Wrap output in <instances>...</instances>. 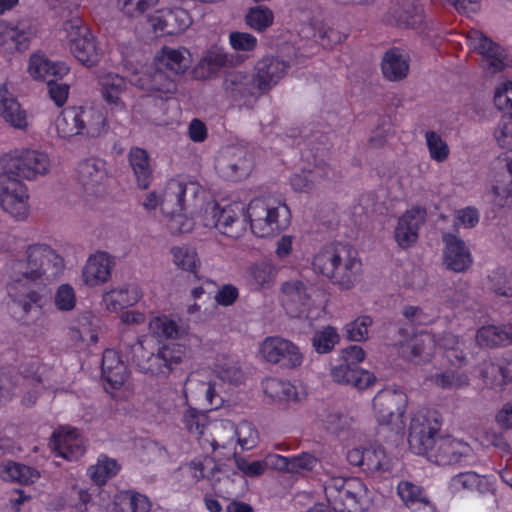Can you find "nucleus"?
I'll use <instances>...</instances> for the list:
<instances>
[{"instance_id":"nucleus-1","label":"nucleus","mask_w":512,"mask_h":512,"mask_svg":"<svg viewBox=\"0 0 512 512\" xmlns=\"http://www.w3.org/2000/svg\"><path fill=\"white\" fill-rule=\"evenodd\" d=\"M65 267L63 256L49 244L37 242L27 245L23 255L8 267V310L11 316L18 322L29 324L31 313H40L43 297L24 285L29 282L50 283L63 274Z\"/></svg>"},{"instance_id":"nucleus-2","label":"nucleus","mask_w":512,"mask_h":512,"mask_svg":"<svg viewBox=\"0 0 512 512\" xmlns=\"http://www.w3.org/2000/svg\"><path fill=\"white\" fill-rule=\"evenodd\" d=\"M0 206L18 221L30 214V194L24 180L46 175L51 168L49 156L33 149H14L0 159Z\"/></svg>"},{"instance_id":"nucleus-3","label":"nucleus","mask_w":512,"mask_h":512,"mask_svg":"<svg viewBox=\"0 0 512 512\" xmlns=\"http://www.w3.org/2000/svg\"><path fill=\"white\" fill-rule=\"evenodd\" d=\"M439 429L440 422L435 413L425 409L412 413L408 425L411 451L438 465L469 463L474 454L472 447L451 436L436 438Z\"/></svg>"},{"instance_id":"nucleus-4","label":"nucleus","mask_w":512,"mask_h":512,"mask_svg":"<svg viewBox=\"0 0 512 512\" xmlns=\"http://www.w3.org/2000/svg\"><path fill=\"white\" fill-rule=\"evenodd\" d=\"M464 346L462 340L450 333L436 340L431 333L421 332L400 343L399 353L407 361L422 364L429 362L438 351L452 366H460L466 357Z\"/></svg>"},{"instance_id":"nucleus-5","label":"nucleus","mask_w":512,"mask_h":512,"mask_svg":"<svg viewBox=\"0 0 512 512\" xmlns=\"http://www.w3.org/2000/svg\"><path fill=\"white\" fill-rule=\"evenodd\" d=\"M154 340L143 336L131 348V361L144 373L168 374L188 358V347L184 343L163 344L155 353Z\"/></svg>"},{"instance_id":"nucleus-6","label":"nucleus","mask_w":512,"mask_h":512,"mask_svg":"<svg viewBox=\"0 0 512 512\" xmlns=\"http://www.w3.org/2000/svg\"><path fill=\"white\" fill-rule=\"evenodd\" d=\"M246 218L257 237H270L290 224V210L285 203L273 197H258L246 207Z\"/></svg>"},{"instance_id":"nucleus-7","label":"nucleus","mask_w":512,"mask_h":512,"mask_svg":"<svg viewBox=\"0 0 512 512\" xmlns=\"http://www.w3.org/2000/svg\"><path fill=\"white\" fill-rule=\"evenodd\" d=\"M324 493L334 512H363L370 498L365 483L356 477L326 474Z\"/></svg>"},{"instance_id":"nucleus-8","label":"nucleus","mask_w":512,"mask_h":512,"mask_svg":"<svg viewBox=\"0 0 512 512\" xmlns=\"http://www.w3.org/2000/svg\"><path fill=\"white\" fill-rule=\"evenodd\" d=\"M60 40L73 57L86 67L95 66L100 58L95 36L78 16L66 20L59 30Z\"/></svg>"},{"instance_id":"nucleus-9","label":"nucleus","mask_w":512,"mask_h":512,"mask_svg":"<svg viewBox=\"0 0 512 512\" xmlns=\"http://www.w3.org/2000/svg\"><path fill=\"white\" fill-rule=\"evenodd\" d=\"M257 441L258 431L247 421L235 425L229 420H221L214 423L211 428L210 447L213 451L226 450L224 456L234 454L237 446L242 450H250L256 446Z\"/></svg>"},{"instance_id":"nucleus-10","label":"nucleus","mask_w":512,"mask_h":512,"mask_svg":"<svg viewBox=\"0 0 512 512\" xmlns=\"http://www.w3.org/2000/svg\"><path fill=\"white\" fill-rule=\"evenodd\" d=\"M246 208L242 202H231L225 205L208 203L202 223L205 227L216 228L222 234L239 238L246 229Z\"/></svg>"},{"instance_id":"nucleus-11","label":"nucleus","mask_w":512,"mask_h":512,"mask_svg":"<svg viewBox=\"0 0 512 512\" xmlns=\"http://www.w3.org/2000/svg\"><path fill=\"white\" fill-rule=\"evenodd\" d=\"M407 403L408 398L403 391L383 389L372 400L373 415L380 425H387L393 430L402 431Z\"/></svg>"},{"instance_id":"nucleus-12","label":"nucleus","mask_w":512,"mask_h":512,"mask_svg":"<svg viewBox=\"0 0 512 512\" xmlns=\"http://www.w3.org/2000/svg\"><path fill=\"white\" fill-rule=\"evenodd\" d=\"M466 42L481 56L480 65L486 74L494 75L512 66V58L507 52L481 31L470 30Z\"/></svg>"},{"instance_id":"nucleus-13","label":"nucleus","mask_w":512,"mask_h":512,"mask_svg":"<svg viewBox=\"0 0 512 512\" xmlns=\"http://www.w3.org/2000/svg\"><path fill=\"white\" fill-rule=\"evenodd\" d=\"M21 373L23 381L21 383L23 405L30 407L34 405L43 390H57V386L52 382L54 372L47 366L40 364L37 360H31L25 363Z\"/></svg>"},{"instance_id":"nucleus-14","label":"nucleus","mask_w":512,"mask_h":512,"mask_svg":"<svg viewBox=\"0 0 512 512\" xmlns=\"http://www.w3.org/2000/svg\"><path fill=\"white\" fill-rule=\"evenodd\" d=\"M197 184L176 179L169 180L165 186L147 192L141 199L140 205L147 212L159 210L161 215L170 213L172 207L185 197L188 191L196 192Z\"/></svg>"},{"instance_id":"nucleus-15","label":"nucleus","mask_w":512,"mask_h":512,"mask_svg":"<svg viewBox=\"0 0 512 512\" xmlns=\"http://www.w3.org/2000/svg\"><path fill=\"white\" fill-rule=\"evenodd\" d=\"M260 357L271 364L295 369L302 365L304 355L291 340L280 336L266 337L259 345Z\"/></svg>"},{"instance_id":"nucleus-16","label":"nucleus","mask_w":512,"mask_h":512,"mask_svg":"<svg viewBox=\"0 0 512 512\" xmlns=\"http://www.w3.org/2000/svg\"><path fill=\"white\" fill-rule=\"evenodd\" d=\"M223 89L232 101L250 105L262 94L254 76L242 71H233L226 75Z\"/></svg>"},{"instance_id":"nucleus-17","label":"nucleus","mask_w":512,"mask_h":512,"mask_svg":"<svg viewBox=\"0 0 512 512\" xmlns=\"http://www.w3.org/2000/svg\"><path fill=\"white\" fill-rule=\"evenodd\" d=\"M425 220L426 211L420 207H412L400 215L394 228V240L397 245L402 249L414 246Z\"/></svg>"},{"instance_id":"nucleus-18","label":"nucleus","mask_w":512,"mask_h":512,"mask_svg":"<svg viewBox=\"0 0 512 512\" xmlns=\"http://www.w3.org/2000/svg\"><path fill=\"white\" fill-rule=\"evenodd\" d=\"M114 261L110 254L97 251L87 258L81 268V283L88 288H95L107 283L112 276Z\"/></svg>"},{"instance_id":"nucleus-19","label":"nucleus","mask_w":512,"mask_h":512,"mask_svg":"<svg viewBox=\"0 0 512 512\" xmlns=\"http://www.w3.org/2000/svg\"><path fill=\"white\" fill-rule=\"evenodd\" d=\"M221 392L222 386L216 380L204 381L199 378L198 374L189 375L183 388L187 402L190 398L196 399L209 406L210 409H216L222 405L224 399Z\"/></svg>"},{"instance_id":"nucleus-20","label":"nucleus","mask_w":512,"mask_h":512,"mask_svg":"<svg viewBox=\"0 0 512 512\" xmlns=\"http://www.w3.org/2000/svg\"><path fill=\"white\" fill-rule=\"evenodd\" d=\"M26 72L32 80L48 83L67 76L70 66L64 61H53L42 52H34L28 58Z\"/></svg>"},{"instance_id":"nucleus-21","label":"nucleus","mask_w":512,"mask_h":512,"mask_svg":"<svg viewBox=\"0 0 512 512\" xmlns=\"http://www.w3.org/2000/svg\"><path fill=\"white\" fill-rule=\"evenodd\" d=\"M50 446L56 456L72 461L85 452V442L76 428L62 426L51 437Z\"/></svg>"},{"instance_id":"nucleus-22","label":"nucleus","mask_w":512,"mask_h":512,"mask_svg":"<svg viewBox=\"0 0 512 512\" xmlns=\"http://www.w3.org/2000/svg\"><path fill=\"white\" fill-rule=\"evenodd\" d=\"M143 297L141 285L137 282H126L105 290L102 294L104 308L112 313L133 307Z\"/></svg>"},{"instance_id":"nucleus-23","label":"nucleus","mask_w":512,"mask_h":512,"mask_svg":"<svg viewBox=\"0 0 512 512\" xmlns=\"http://www.w3.org/2000/svg\"><path fill=\"white\" fill-rule=\"evenodd\" d=\"M444 243L443 264L451 271L461 273L470 268L473 257L465 242L457 235L445 233L442 236Z\"/></svg>"},{"instance_id":"nucleus-24","label":"nucleus","mask_w":512,"mask_h":512,"mask_svg":"<svg viewBox=\"0 0 512 512\" xmlns=\"http://www.w3.org/2000/svg\"><path fill=\"white\" fill-rule=\"evenodd\" d=\"M289 63L274 56L261 58L255 65L254 78L261 93L269 91L287 73Z\"/></svg>"},{"instance_id":"nucleus-25","label":"nucleus","mask_w":512,"mask_h":512,"mask_svg":"<svg viewBox=\"0 0 512 512\" xmlns=\"http://www.w3.org/2000/svg\"><path fill=\"white\" fill-rule=\"evenodd\" d=\"M155 33L176 34L191 25V17L184 9H159L148 17Z\"/></svg>"},{"instance_id":"nucleus-26","label":"nucleus","mask_w":512,"mask_h":512,"mask_svg":"<svg viewBox=\"0 0 512 512\" xmlns=\"http://www.w3.org/2000/svg\"><path fill=\"white\" fill-rule=\"evenodd\" d=\"M362 262L357 254L345 245L341 254V261L337 264L331 282L341 289L353 288L360 279Z\"/></svg>"},{"instance_id":"nucleus-27","label":"nucleus","mask_w":512,"mask_h":512,"mask_svg":"<svg viewBox=\"0 0 512 512\" xmlns=\"http://www.w3.org/2000/svg\"><path fill=\"white\" fill-rule=\"evenodd\" d=\"M102 376L105 390L112 396L124 385L127 378V367L120 359L117 351L107 349L102 358Z\"/></svg>"},{"instance_id":"nucleus-28","label":"nucleus","mask_w":512,"mask_h":512,"mask_svg":"<svg viewBox=\"0 0 512 512\" xmlns=\"http://www.w3.org/2000/svg\"><path fill=\"white\" fill-rule=\"evenodd\" d=\"M264 394L272 400L300 402L307 396V387L301 382H290L275 377L262 381Z\"/></svg>"},{"instance_id":"nucleus-29","label":"nucleus","mask_w":512,"mask_h":512,"mask_svg":"<svg viewBox=\"0 0 512 512\" xmlns=\"http://www.w3.org/2000/svg\"><path fill=\"white\" fill-rule=\"evenodd\" d=\"M282 303L292 316L306 312L311 297V288L300 280H289L282 284Z\"/></svg>"},{"instance_id":"nucleus-30","label":"nucleus","mask_w":512,"mask_h":512,"mask_svg":"<svg viewBox=\"0 0 512 512\" xmlns=\"http://www.w3.org/2000/svg\"><path fill=\"white\" fill-rule=\"evenodd\" d=\"M330 375L334 382L350 385L359 390L367 389L376 382L375 375L370 371L351 366L343 361L332 366Z\"/></svg>"},{"instance_id":"nucleus-31","label":"nucleus","mask_w":512,"mask_h":512,"mask_svg":"<svg viewBox=\"0 0 512 512\" xmlns=\"http://www.w3.org/2000/svg\"><path fill=\"white\" fill-rule=\"evenodd\" d=\"M100 94L111 111H124L126 105L122 96L126 92L125 79L116 73H105L99 77Z\"/></svg>"},{"instance_id":"nucleus-32","label":"nucleus","mask_w":512,"mask_h":512,"mask_svg":"<svg viewBox=\"0 0 512 512\" xmlns=\"http://www.w3.org/2000/svg\"><path fill=\"white\" fill-rule=\"evenodd\" d=\"M277 273L278 270L271 261L261 259L247 266L244 280L253 290H267L274 285Z\"/></svg>"},{"instance_id":"nucleus-33","label":"nucleus","mask_w":512,"mask_h":512,"mask_svg":"<svg viewBox=\"0 0 512 512\" xmlns=\"http://www.w3.org/2000/svg\"><path fill=\"white\" fill-rule=\"evenodd\" d=\"M448 489L455 496L473 492L484 494L492 490V483L489 478L475 472H461L450 479Z\"/></svg>"},{"instance_id":"nucleus-34","label":"nucleus","mask_w":512,"mask_h":512,"mask_svg":"<svg viewBox=\"0 0 512 512\" xmlns=\"http://www.w3.org/2000/svg\"><path fill=\"white\" fill-rule=\"evenodd\" d=\"M0 116L9 125L24 130L28 127L26 111L8 89V85H0Z\"/></svg>"},{"instance_id":"nucleus-35","label":"nucleus","mask_w":512,"mask_h":512,"mask_svg":"<svg viewBox=\"0 0 512 512\" xmlns=\"http://www.w3.org/2000/svg\"><path fill=\"white\" fill-rule=\"evenodd\" d=\"M397 494L404 505L413 512H434L435 507L430 502L424 490L417 484L403 480L397 485Z\"/></svg>"},{"instance_id":"nucleus-36","label":"nucleus","mask_w":512,"mask_h":512,"mask_svg":"<svg viewBox=\"0 0 512 512\" xmlns=\"http://www.w3.org/2000/svg\"><path fill=\"white\" fill-rule=\"evenodd\" d=\"M77 175L84 189L93 193L94 189L102 185L107 178L106 164L98 158L86 159L78 165Z\"/></svg>"},{"instance_id":"nucleus-37","label":"nucleus","mask_w":512,"mask_h":512,"mask_svg":"<svg viewBox=\"0 0 512 512\" xmlns=\"http://www.w3.org/2000/svg\"><path fill=\"white\" fill-rule=\"evenodd\" d=\"M345 245L331 243L323 246L314 256L312 267L314 271L331 280L337 264L341 261V254Z\"/></svg>"},{"instance_id":"nucleus-38","label":"nucleus","mask_w":512,"mask_h":512,"mask_svg":"<svg viewBox=\"0 0 512 512\" xmlns=\"http://www.w3.org/2000/svg\"><path fill=\"white\" fill-rule=\"evenodd\" d=\"M157 67L165 68L171 74H183L190 67L192 60L189 51L185 48L164 47L156 55Z\"/></svg>"},{"instance_id":"nucleus-39","label":"nucleus","mask_w":512,"mask_h":512,"mask_svg":"<svg viewBox=\"0 0 512 512\" xmlns=\"http://www.w3.org/2000/svg\"><path fill=\"white\" fill-rule=\"evenodd\" d=\"M131 82L141 89L165 95L173 94L177 89L175 81L159 67L153 73L145 71L141 75L135 74Z\"/></svg>"},{"instance_id":"nucleus-40","label":"nucleus","mask_w":512,"mask_h":512,"mask_svg":"<svg viewBox=\"0 0 512 512\" xmlns=\"http://www.w3.org/2000/svg\"><path fill=\"white\" fill-rule=\"evenodd\" d=\"M80 134L86 137H99L108 130L105 113L94 107H78Z\"/></svg>"},{"instance_id":"nucleus-41","label":"nucleus","mask_w":512,"mask_h":512,"mask_svg":"<svg viewBox=\"0 0 512 512\" xmlns=\"http://www.w3.org/2000/svg\"><path fill=\"white\" fill-rule=\"evenodd\" d=\"M163 223L172 235L189 233L195 226V220L188 215L184 205V197H179V201L172 207L170 213L162 215Z\"/></svg>"},{"instance_id":"nucleus-42","label":"nucleus","mask_w":512,"mask_h":512,"mask_svg":"<svg viewBox=\"0 0 512 512\" xmlns=\"http://www.w3.org/2000/svg\"><path fill=\"white\" fill-rule=\"evenodd\" d=\"M381 67L384 77L388 80H401L409 72V55L400 49L393 48L384 55Z\"/></svg>"},{"instance_id":"nucleus-43","label":"nucleus","mask_w":512,"mask_h":512,"mask_svg":"<svg viewBox=\"0 0 512 512\" xmlns=\"http://www.w3.org/2000/svg\"><path fill=\"white\" fill-rule=\"evenodd\" d=\"M128 159L138 188L147 189L152 181V167L148 152L143 148L133 147L129 151Z\"/></svg>"},{"instance_id":"nucleus-44","label":"nucleus","mask_w":512,"mask_h":512,"mask_svg":"<svg viewBox=\"0 0 512 512\" xmlns=\"http://www.w3.org/2000/svg\"><path fill=\"white\" fill-rule=\"evenodd\" d=\"M229 158L220 162L224 174L238 180L249 175L253 163L251 156L243 149H231L228 152Z\"/></svg>"},{"instance_id":"nucleus-45","label":"nucleus","mask_w":512,"mask_h":512,"mask_svg":"<svg viewBox=\"0 0 512 512\" xmlns=\"http://www.w3.org/2000/svg\"><path fill=\"white\" fill-rule=\"evenodd\" d=\"M329 176L326 165L316 164L312 168H304L290 178V184L295 191L309 193L320 181Z\"/></svg>"},{"instance_id":"nucleus-46","label":"nucleus","mask_w":512,"mask_h":512,"mask_svg":"<svg viewBox=\"0 0 512 512\" xmlns=\"http://www.w3.org/2000/svg\"><path fill=\"white\" fill-rule=\"evenodd\" d=\"M1 22L2 42L4 47H13L17 51H24L29 47L33 37L31 29L23 24Z\"/></svg>"},{"instance_id":"nucleus-47","label":"nucleus","mask_w":512,"mask_h":512,"mask_svg":"<svg viewBox=\"0 0 512 512\" xmlns=\"http://www.w3.org/2000/svg\"><path fill=\"white\" fill-rule=\"evenodd\" d=\"M0 478L7 482L29 485L40 478V472L30 466L7 461L0 463Z\"/></svg>"},{"instance_id":"nucleus-48","label":"nucleus","mask_w":512,"mask_h":512,"mask_svg":"<svg viewBox=\"0 0 512 512\" xmlns=\"http://www.w3.org/2000/svg\"><path fill=\"white\" fill-rule=\"evenodd\" d=\"M111 504L110 496L104 491L91 493L79 489L74 507L78 512H108Z\"/></svg>"},{"instance_id":"nucleus-49","label":"nucleus","mask_w":512,"mask_h":512,"mask_svg":"<svg viewBox=\"0 0 512 512\" xmlns=\"http://www.w3.org/2000/svg\"><path fill=\"white\" fill-rule=\"evenodd\" d=\"M476 341L485 347L509 344L512 341V324L483 326L477 331Z\"/></svg>"},{"instance_id":"nucleus-50","label":"nucleus","mask_w":512,"mask_h":512,"mask_svg":"<svg viewBox=\"0 0 512 512\" xmlns=\"http://www.w3.org/2000/svg\"><path fill=\"white\" fill-rule=\"evenodd\" d=\"M78 107H68L55 118L53 128L56 135L64 140L81 135Z\"/></svg>"},{"instance_id":"nucleus-51","label":"nucleus","mask_w":512,"mask_h":512,"mask_svg":"<svg viewBox=\"0 0 512 512\" xmlns=\"http://www.w3.org/2000/svg\"><path fill=\"white\" fill-rule=\"evenodd\" d=\"M195 481L206 478L212 485H216L223 479L222 470L210 457H197L186 467Z\"/></svg>"},{"instance_id":"nucleus-52","label":"nucleus","mask_w":512,"mask_h":512,"mask_svg":"<svg viewBox=\"0 0 512 512\" xmlns=\"http://www.w3.org/2000/svg\"><path fill=\"white\" fill-rule=\"evenodd\" d=\"M228 56L220 48H212L206 52L195 68L197 77L206 79L216 75L227 65Z\"/></svg>"},{"instance_id":"nucleus-53","label":"nucleus","mask_w":512,"mask_h":512,"mask_svg":"<svg viewBox=\"0 0 512 512\" xmlns=\"http://www.w3.org/2000/svg\"><path fill=\"white\" fill-rule=\"evenodd\" d=\"M393 460L379 445L365 447L363 470L371 474H382L392 469Z\"/></svg>"},{"instance_id":"nucleus-54","label":"nucleus","mask_w":512,"mask_h":512,"mask_svg":"<svg viewBox=\"0 0 512 512\" xmlns=\"http://www.w3.org/2000/svg\"><path fill=\"white\" fill-rule=\"evenodd\" d=\"M492 192L494 201L500 206H505L510 200L512 201V159H506L500 168Z\"/></svg>"},{"instance_id":"nucleus-55","label":"nucleus","mask_w":512,"mask_h":512,"mask_svg":"<svg viewBox=\"0 0 512 512\" xmlns=\"http://www.w3.org/2000/svg\"><path fill=\"white\" fill-rule=\"evenodd\" d=\"M437 388L444 390H458L469 385L468 375L459 369H446L436 372L427 378Z\"/></svg>"},{"instance_id":"nucleus-56","label":"nucleus","mask_w":512,"mask_h":512,"mask_svg":"<svg viewBox=\"0 0 512 512\" xmlns=\"http://www.w3.org/2000/svg\"><path fill=\"white\" fill-rule=\"evenodd\" d=\"M182 423L188 432L199 437L203 447L210 446L211 437L206 436L208 418L204 412L189 406L183 412Z\"/></svg>"},{"instance_id":"nucleus-57","label":"nucleus","mask_w":512,"mask_h":512,"mask_svg":"<svg viewBox=\"0 0 512 512\" xmlns=\"http://www.w3.org/2000/svg\"><path fill=\"white\" fill-rule=\"evenodd\" d=\"M113 505L118 512H149L150 501L140 493L121 491L115 495Z\"/></svg>"},{"instance_id":"nucleus-58","label":"nucleus","mask_w":512,"mask_h":512,"mask_svg":"<svg viewBox=\"0 0 512 512\" xmlns=\"http://www.w3.org/2000/svg\"><path fill=\"white\" fill-rule=\"evenodd\" d=\"M148 328L153 336L161 339H177L183 334L179 324L167 315L151 318Z\"/></svg>"},{"instance_id":"nucleus-59","label":"nucleus","mask_w":512,"mask_h":512,"mask_svg":"<svg viewBox=\"0 0 512 512\" xmlns=\"http://www.w3.org/2000/svg\"><path fill=\"white\" fill-rule=\"evenodd\" d=\"M119 470L120 466L115 459L101 455L96 464L89 467L88 474L97 485H103L108 479L114 477Z\"/></svg>"},{"instance_id":"nucleus-60","label":"nucleus","mask_w":512,"mask_h":512,"mask_svg":"<svg viewBox=\"0 0 512 512\" xmlns=\"http://www.w3.org/2000/svg\"><path fill=\"white\" fill-rule=\"evenodd\" d=\"M273 22V11L264 5L251 7L245 16V23L257 32H264L272 26Z\"/></svg>"},{"instance_id":"nucleus-61","label":"nucleus","mask_w":512,"mask_h":512,"mask_svg":"<svg viewBox=\"0 0 512 512\" xmlns=\"http://www.w3.org/2000/svg\"><path fill=\"white\" fill-rule=\"evenodd\" d=\"M212 379L222 387L224 384H239L243 380V372L236 362L226 360L214 366Z\"/></svg>"},{"instance_id":"nucleus-62","label":"nucleus","mask_w":512,"mask_h":512,"mask_svg":"<svg viewBox=\"0 0 512 512\" xmlns=\"http://www.w3.org/2000/svg\"><path fill=\"white\" fill-rule=\"evenodd\" d=\"M424 138L429 157L433 161L443 163L449 158L450 148L446 140L438 132L432 130L426 131Z\"/></svg>"},{"instance_id":"nucleus-63","label":"nucleus","mask_w":512,"mask_h":512,"mask_svg":"<svg viewBox=\"0 0 512 512\" xmlns=\"http://www.w3.org/2000/svg\"><path fill=\"white\" fill-rule=\"evenodd\" d=\"M340 341V335L335 327L325 326L313 334L312 346L319 354L328 353Z\"/></svg>"},{"instance_id":"nucleus-64","label":"nucleus","mask_w":512,"mask_h":512,"mask_svg":"<svg viewBox=\"0 0 512 512\" xmlns=\"http://www.w3.org/2000/svg\"><path fill=\"white\" fill-rule=\"evenodd\" d=\"M481 375L486 383L491 386H498L512 381V362L508 363L505 367L493 362L486 363L481 371Z\"/></svg>"}]
</instances>
